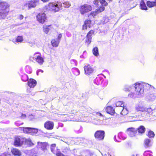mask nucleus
Here are the masks:
<instances>
[{
  "label": "nucleus",
  "instance_id": "f257e3e1",
  "mask_svg": "<svg viewBox=\"0 0 156 156\" xmlns=\"http://www.w3.org/2000/svg\"><path fill=\"white\" fill-rule=\"evenodd\" d=\"M0 19H5L9 11L7 3L0 1Z\"/></svg>",
  "mask_w": 156,
  "mask_h": 156
},
{
  "label": "nucleus",
  "instance_id": "f03ea898",
  "mask_svg": "<svg viewBox=\"0 0 156 156\" xmlns=\"http://www.w3.org/2000/svg\"><path fill=\"white\" fill-rule=\"evenodd\" d=\"M62 6L61 2H57V3H50L48 5V9L51 11L56 12L62 9Z\"/></svg>",
  "mask_w": 156,
  "mask_h": 156
},
{
  "label": "nucleus",
  "instance_id": "7ed1b4c3",
  "mask_svg": "<svg viewBox=\"0 0 156 156\" xmlns=\"http://www.w3.org/2000/svg\"><path fill=\"white\" fill-rule=\"evenodd\" d=\"M30 58L31 60H35L36 62L40 65H42L44 62V58L39 52L35 53L33 56H30Z\"/></svg>",
  "mask_w": 156,
  "mask_h": 156
},
{
  "label": "nucleus",
  "instance_id": "20e7f679",
  "mask_svg": "<svg viewBox=\"0 0 156 156\" xmlns=\"http://www.w3.org/2000/svg\"><path fill=\"white\" fill-rule=\"evenodd\" d=\"M134 87L136 94L137 95V97H139L144 93V88L143 83H136Z\"/></svg>",
  "mask_w": 156,
  "mask_h": 156
},
{
  "label": "nucleus",
  "instance_id": "39448f33",
  "mask_svg": "<svg viewBox=\"0 0 156 156\" xmlns=\"http://www.w3.org/2000/svg\"><path fill=\"white\" fill-rule=\"evenodd\" d=\"M92 9V6L90 5L85 4L81 6L80 8V13L83 15Z\"/></svg>",
  "mask_w": 156,
  "mask_h": 156
},
{
  "label": "nucleus",
  "instance_id": "423d86ee",
  "mask_svg": "<svg viewBox=\"0 0 156 156\" xmlns=\"http://www.w3.org/2000/svg\"><path fill=\"white\" fill-rule=\"evenodd\" d=\"M26 140L25 138L20 136L16 137L14 140V145L16 147L20 146Z\"/></svg>",
  "mask_w": 156,
  "mask_h": 156
},
{
  "label": "nucleus",
  "instance_id": "0eeeda50",
  "mask_svg": "<svg viewBox=\"0 0 156 156\" xmlns=\"http://www.w3.org/2000/svg\"><path fill=\"white\" fill-rule=\"evenodd\" d=\"M135 109L137 111L144 112H146L150 114L152 112V110L151 108H147L141 105H137L135 107Z\"/></svg>",
  "mask_w": 156,
  "mask_h": 156
},
{
  "label": "nucleus",
  "instance_id": "6e6552de",
  "mask_svg": "<svg viewBox=\"0 0 156 156\" xmlns=\"http://www.w3.org/2000/svg\"><path fill=\"white\" fill-rule=\"evenodd\" d=\"M105 132L103 130H97L94 134V136L96 138L99 140H103L105 137Z\"/></svg>",
  "mask_w": 156,
  "mask_h": 156
},
{
  "label": "nucleus",
  "instance_id": "1a4fd4ad",
  "mask_svg": "<svg viewBox=\"0 0 156 156\" xmlns=\"http://www.w3.org/2000/svg\"><path fill=\"white\" fill-rule=\"evenodd\" d=\"M39 0H32L26 3L24 6L28 7L29 9L34 8L38 4Z\"/></svg>",
  "mask_w": 156,
  "mask_h": 156
},
{
  "label": "nucleus",
  "instance_id": "9d476101",
  "mask_svg": "<svg viewBox=\"0 0 156 156\" xmlns=\"http://www.w3.org/2000/svg\"><path fill=\"white\" fill-rule=\"evenodd\" d=\"M85 74L86 75H89L93 73L94 69L89 64H86L84 66Z\"/></svg>",
  "mask_w": 156,
  "mask_h": 156
},
{
  "label": "nucleus",
  "instance_id": "9b49d317",
  "mask_svg": "<svg viewBox=\"0 0 156 156\" xmlns=\"http://www.w3.org/2000/svg\"><path fill=\"white\" fill-rule=\"evenodd\" d=\"M37 20L40 23H44L46 20L45 14L44 13H39L37 16Z\"/></svg>",
  "mask_w": 156,
  "mask_h": 156
},
{
  "label": "nucleus",
  "instance_id": "f8f14e48",
  "mask_svg": "<svg viewBox=\"0 0 156 156\" xmlns=\"http://www.w3.org/2000/svg\"><path fill=\"white\" fill-rule=\"evenodd\" d=\"M127 131L129 136L133 137L135 136L137 132V130L133 127H131L128 128Z\"/></svg>",
  "mask_w": 156,
  "mask_h": 156
},
{
  "label": "nucleus",
  "instance_id": "ddd939ff",
  "mask_svg": "<svg viewBox=\"0 0 156 156\" xmlns=\"http://www.w3.org/2000/svg\"><path fill=\"white\" fill-rule=\"evenodd\" d=\"M94 31L93 30H90L87 34L86 39V42L89 44L90 43L91 41V36L94 34Z\"/></svg>",
  "mask_w": 156,
  "mask_h": 156
},
{
  "label": "nucleus",
  "instance_id": "4468645a",
  "mask_svg": "<svg viewBox=\"0 0 156 156\" xmlns=\"http://www.w3.org/2000/svg\"><path fill=\"white\" fill-rule=\"evenodd\" d=\"M54 123L51 121H48L44 124V127L47 129L51 130L53 128Z\"/></svg>",
  "mask_w": 156,
  "mask_h": 156
},
{
  "label": "nucleus",
  "instance_id": "2eb2a0df",
  "mask_svg": "<svg viewBox=\"0 0 156 156\" xmlns=\"http://www.w3.org/2000/svg\"><path fill=\"white\" fill-rule=\"evenodd\" d=\"M104 81V79L102 77L98 76L94 80V83L97 85H101Z\"/></svg>",
  "mask_w": 156,
  "mask_h": 156
},
{
  "label": "nucleus",
  "instance_id": "dca6fc26",
  "mask_svg": "<svg viewBox=\"0 0 156 156\" xmlns=\"http://www.w3.org/2000/svg\"><path fill=\"white\" fill-rule=\"evenodd\" d=\"M91 26V21L87 19L85 21L84 24L83 26L82 29L83 30H86L87 27H90Z\"/></svg>",
  "mask_w": 156,
  "mask_h": 156
},
{
  "label": "nucleus",
  "instance_id": "f3484780",
  "mask_svg": "<svg viewBox=\"0 0 156 156\" xmlns=\"http://www.w3.org/2000/svg\"><path fill=\"white\" fill-rule=\"evenodd\" d=\"M36 81L32 79H30L28 81V85L30 88L34 87L36 85Z\"/></svg>",
  "mask_w": 156,
  "mask_h": 156
},
{
  "label": "nucleus",
  "instance_id": "a211bd4d",
  "mask_svg": "<svg viewBox=\"0 0 156 156\" xmlns=\"http://www.w3.org/2000/svg\"><path fill=\"white\" fill-rule=\"evenodd\" d=\"M144 147L146 148H148L152 145L151 140L150 139H146L144 141Z\"/></svg>",
  "mask_w": 156,
  "mask_h": 156
},
{
  "label": "nucleus",
  "instance_id": "6ab92c4d",
  "mask_svg": "<svg viewBox=\"0 0 156 156\" xmlns=\"http://www.w3.org/2000/svg\"><path fill=\"white\" fill-rule=\"evenodd\" d=\"M52 28L51 25H45L43 27L44 31L46 34H47L49 30H51Z\"/></svg>",
  "mask_w": 156,
  "mask_h": 156
},
{
  "label": "nucleus",
  "instance_id": "aec40b11",
  "mask_svg": "<svg viewBox=\"0 0 156 156\" xmlns=\"http://www.w3.org/2000/svg\"><path fill=\"white\" fill-rule=\"evenodd\" d=\"M107 112L111 115H112L115 112V110L111 106L107 107L106 109Z\"/></svg>",
  "mask_w": 156,
  "mask_h": 156
},
{
  "label": "nucleus",
  "instance_id": "412c9836",
  "mask_svg": "<svg viewBox=\"0 0 156 156\" xmlns=\"http://www.w3.org/2000/svg\"><path fill=\"white\" fill-rule=\"evenodd\" d=\"M147 6L149 7H152L154 6H156V0L154 1H148L147 2Z\"/></svg>",
  "mask_w": 156,
  "mask_h": 156
},
{
  "label": "nucleus",
  "instance_id": "4be33fe9",
  "mask_svg": "<svg viewBox=\"0 0 156 156\" xmlns=\"http://www.w3.org/2000/svg\"><path fill=\"white\" fill-rule=\"evenodd\" d=\"M37 143L39 148H41L43 150H44L46 148V142L42 143L38 142Z\"/></svg>",
  "mask_w": 156,
  "mask_h": 156
},
{
  "label": "nucleus",
  "instance_id": "5701e85b",
  "mask_svg": "<svg viewBox=\"0 0 156 156\" xmlns=\"http://www.w3.org/2000/svg\"><path fill=\"white\" fill-rule=\"evenodd\" d=\"M155 98V96L154 94H151L147 97V100L149 101H153Z\"/></svg>",
  "mask_w": 156,
  "mask_h": 156
},
{
  "label": "nucleus",
  "instance_id": "b1692460",
  "mask_svg": "<svg viewBox=\"0 0 156 156\" xmlns=\"http://www.w3.org/2000/svg\"><path fill=\"white\" fill-rule=\"evenodd\" d=\"M12 153L16 155L20 156L21 155L20 151L18 149L16 148H14L12 150Z\"/></svg>",
  "mask_w": 156,
  "mask_h": 156
},
{
  "label": "nucleus",
  "instance_id": "393cba45",
  "mask_svg": "<svg viewBox=\"0 0 156 156\" xmlns=\"http://www.w3.org/2000/svg\"><path fill=\"white\" fill-rule=\"evenodd\" d=\"M140 6L141 9L142 10H146L147 9V7L146 6L145 3L143 0H141L140 2Z\"/></svg>",
  "mask_w": 156,
  "mask_h": 156
},
{
  "label": "nucleus",
  "instance_id": "a878e982",
  "mask_svg": "<svg viewBox=\"0 0 156 156\" xmlns=\"http://www.w3.org/2000/svg\"><path fill=\"white\" fill-rule=\"evenodd\" d=\"M72 72L76 76H78L80 73L79 70L77 68H74L72 69Z\"/></svg>",
  "mask_w": 156,
  "mask_h": 156
},
{
  "label": "nucleus",
  "instance_id": "bb28decb",
  "mask_svg": "<svg viewBox=\"0 0 156 156\" xmlns=\"http://www.w3.org/2000/svg\"><path fill=\"white\" fill-rule=\"evenodd\" d=\"M51 43L53 47H56L58 46L59 43V41L57 40V39H55L51 41Z\"/></svg>",
  "mask_w": 156,
  "mask_h": 156
},
{
  "label": "nucleus",
  "instance_id": "cd10ccee",
  "mask_svg": "<svg viewBox=\"0 0 156 156\" xmlns=\"http://www.w3.org/2000/svg\"><path fill=\"white\" fill-rule=\"evenodd\" d=\"M137 130L138 133H142L145 132V128L144 126H141L138 128Z\"/></svg>",
  "mask_w": 156,
  "mask_h": 156
},
{
  "label": "nucleus",
  "instance_id": "c85d7f7f",
  "mask_svg": "<svg viewBox=\"0 0 156 156\" xmlns=\"http://www.w3.org/2000/svg\"><path fill=\"white\" fill-rule=\"evenodd\" d=\"M22 130L24 133H30V127L19 128Z\"/></svg>",
  "mask_w": 156,
  "mask_h": 156
},
{
  "label": "nucleus",
  "instance_id": "c756f323",
  "mask_svg": "<svg viewBox=\"0 0 156 156\" xmlns=\"http://www.w3.org/2000/svg\"><path fill=\"white\" fill-rule=\"evenodd\" d=\"M115 105L116 107H120L122 108L124 107V104L122 101H119L116 102Z\"/></svg>",
  "mask_w": 156,
  "mask_h": 156
},
{
  "label": "nucleus",
  "instance_id": "7c9ffc66",
  "mask_svg": "<svg viewBox=\"0 0 156 156\" xmlns=\"http://www.w3.org/2000/svg\"><path fill=\"white\" fill-rule=\"evenodd\" d=\"M93 54L96 56H98L99 55L98 49L97 47L94 48L92 50Z\"/></svg>",
  "mask_w": 156,
  "mask_h": 156
},
{
  "label": "nucleus",
  "instance_id": "2f4dec72",
  "mask_svg": "<svg viewBox=\"0 0 156 156\" xmlns=\"http://www.w3.org/2000/svg\"><path fill=\"white\" fill-rule=\"evenodd\" d=\"M23 40L22 36H18L16 39V41L17 43L21 42Z\"/></svg>",
  "mask_w": 156,
  "mask_h": 156
},
{
  "label": "nucleus",
  "instance_id": "473e14b6",
  "mask_svg": "<svg viewBox=\"0 0 156 156\" xmlns=\"http://www.w3.org/2000/svg\"><path fill=\"white\" fill-rule=\"evenodd\" d=\"M55 147L56 144H52L51 146L50 149L51 151L54 154L55 153L56 151H55Z\"/></svg>",
  "mask_w": 156,
  "mask_h": 156
},
{
  "label": "nucleus",
  "instance_id": "72a5a7b5",
  "mask_svg": "<svg viewBox=\"0 0 156 156\" xmlns=\"http://www.w3.org/2000/svg\"><path fill=\"white\" fill-rule=\"evenodd\" d=\"M25 69L26 72L30 74L32 72V70L29 66H26L25 67Z\"/></svg>",
  "mask_w": 156,
  "mask_h": 156
},
{
  "label": "nucleus",
  "instance_id": "f704fd0d",
  "mask_svg": "<svg viewBox=\"0 0 156 156\" xmlns=\"http://www.w3.org/2000/svg\"><path fill=\"white\" fill-rule=\"evenodd\" d=\"M121 114L123 115H125L128 114V111L126 108L124 107L122 108V110L121 112Z\"/></svg>",
  "mask_w": 156,
  "mask_h": 156
},
{
  "label": "nucleus",
  "instance_id": "c9c22d12",
  "mask_svg": "<svg viewBox=\"0 0 156 156\" xmlns=\"http://www.w3.org/2000/svg\"><path fill=\"white\" fill-rule=\"evenodd\" d=\"M37 152L34 150H32L30 152L29 156H37Z\"/></svg>",
  "mask_w": 156,
  "mask_h": 156
},
{
  "label": "nucleus",
  "instance_id": "e433bc0d",
  "mask_svg": "<svg viewBox=\"0 0 156 156\" xmlns=\"http://www.w3.org/2000/svg\"><path fill=\"white\" fill-rule=\"evenodd\" d=\"M38 129H37L33 128H30V133L35 134L38 132Z\"/></svg>",
  "mask_w": 156,
  "mask_h": 156
},
{
  "label": "nucleus",
  "instance_id": "4c0bfd02",
  "mask_svg": "<svg viewBox=\"0 0 156 156\" xmlns=\"http://www.w3.org/2000/svg\"><path fill=\"white\" fill-rule=\"evenodd\" d=\"M147 136L149 138H153L154 137V134L153 132L152 131L150 130L148 132Z\"/></svg>",
  "mask_w": 156,
  "mask_h": 156
},
{
  "label": "nucleus",
  "instance_id": "58836bf2",
  "mask_svg": "<svg viewBox=\"0 0 156 156\" xmlns=\"http://www.w3.org/2000/svg\"><path fill=\"white\" fill-rule=\"evenodd\" d=\"M21 79L23 81L26 82L28 80V78L27 75L24 74L22 76Z\"/></svg>",
  "mask_w": 156,
  "mask_h": 156
},
{
  "label": "nucleus",
  "instance_id": "ea45409f",
  "mask_svg": "<svg viewBox=\"0 0 156 156\" xmlns=\"http://www.w3.org/2000/svg\"><path fill=\"white\" fill-rule=\"evenodd\" d=\"M99 2L102 6H106L108 5V3L106 2L105 0H99Z\"/></svg>",
  "mask_w": 156,
  "mask_h": 156
},
{
  "label": "nucleus",
  "instance_id": "a19ab883",
  "mask_svg": "<svg viewBox=\"0 0 156 156\" xmlns=\"http://www.w3.org/2000/svg\"><path fill=\"white\" fill-rule=\"evenodd\" d=\"M25 142L28 144L30 146H33L34 145L33 143L32 142L30 139H28L27 140L26 139V140Z\"/></svg>",
  "mask_w": 156,
  "mask_h": 156
},
{
  "label": "nucleus",
  "instance_id": "79ce46f5",
  "mask_svg": "<svg viewBox=\"0 0 156 156\" xmlns=\"http://www.w3.org/2000/svg\"><path fill=\"white\" fill-rule=\"evenodd\" d=\"M63 4L66 8H68L70 6V4L68 1L65 2L63 3Z\"/></svg>",
  "mask_w": 156,
  "mask_h": 156
},
{
  "label": "nucleus",
  "instance_id": "37998d69",
  "mask_svg": "<svg viewBox=\"0 0 156 156\" xmlns=\"http://www.w3.org/2000/svg\"><path fill=\"white\" fill-rule=\"evenodd\" d=\"M131 87L128 86H126L124 89V90L126 92H128L130 91L131 89Z\"/></svg>",
  "mask_w": 156,
  "mask_h": 156
},
{
  "label": "nucleus",
  "instance_id": "c03bdc74",
  "mask_svg": "<svg viewBox=\"0 0 156 156\" xmlns=\"http://www.w3.org/2000/svg\"><path fill=\"white\" fill-rule=\"evenodd\" d=\"M128 96L130 98H136V96L135 94L132 92H131L128 94Z\"/></svg>",
  "mask_w": 156,
  "mask_h": 156
},
{
  "label": "nucleus",
  "instance_id": "a18cd8bd",
  "mask_svg": "<svg viewBox=\"0 0 156 156\" xmlns=\"http://www.w3.org/2000/svg\"><path fill=\"white\" fill-rule=\"evenodd\" d=\"M105 9V7H100V8L97 10V12L99 13L101 12H102L104 11Z\"/></svg>",
  "mask_w": 156,
  "mask_h": 156
},
{
  "label": "nucleus",
  "instance_id": "49530a36",
  "mask_svg": "<svg viewBox=\"0 0 156 156\" xmlns=\"http://www.w3.org/2000/svg\"><path fill=\"white\" fill-rule=\"evenodd\" d=\"M99 2L98 0H94V4L96 5V6L98 7H99V5L98 4Z\"/></svg>",
  "mask_w": 156,
  "mask_h": 156
},
{
  "label": "nucleus",
  "instance_id": "de8ad7c7",
  "mask_svg": "<svg viewBox=\"0 0 156 156\" xmlns=\"http://www.w3.org/2000/svg\"><path fill=\"white\" fill-rule=\"evenodd\" d=\"M34 116L32 115H30L28 116L29 119L30 120H32L34 119Z\"/></svg>",
  "mask_w": 156,
  "mask_h": 156
},
{
  "label": "nucleus",
  "instance_id": "09e8293b",
  "mask_svg": "<svg viewBox=\"0 0 156 156\" xmlns=\"http://www.w3.org/2000/svg\"><path fill=\"white\" fill-rule=\"evenodd\" d=\"M150 154L149 151H145L144 153V156H148Z\"/></svg>",
  "mask_w": 156,
  "mask_h": 156
},
{
  "label": "nucleus",
  "instance_id": "8fccbe9b",
  "mask_svg": "<svg viewBox=\"0 0 156 156\" xmlns=\"http://www.w3.org/2000/svg\"><path fill=\"white\" fill-rule=\"evenodd\" d=\"M0 156H10V155L8 153H4L0 155Z\"/></svg>",
  "mask_w": 156,
  "mask_h": 156
},
{
  "label": "nucleus",
  "instance_id": "3c124183",
  "mask_svg": "<svg viewBox=\"0 0 156 156\" xmlns=\"http://www.w3.org/2000/svg\"><path fill=\"white\" fill-rule=\"evenodd\" d=\"M21 115V116H20V117L22 119H24L26 117V115L25 114H23L22 113H20Z\"/></svg>",
  "mask_w": 156,
  "mask_h": 156
},
{
  "label": "nucleus",
  "instance_id": "603ef678",
  "mask_svg": "<svg viewBox=\"0 0 156 156\" xmlns=\"http://www.w3.org/2000/svg\"><path fill=\"white\" fill-rule=\"evenodd\" d=\"M97 13H98L97 12H91V15H92L93 16H94L96 15L97 14Z\"/></svg>",
  "mask_w": 156,
  "mask_h": 156
},
{
  "label": "nucleus",
  "instance_id": "864d4df0",
  "mask_svg": "<svg viewBox=\"0 0 156 156\" xmlns=\"http://www.w3.org/2000/svg\"><path fill=\"white\" fill-rule=\"evenodd\" d=\"M62 34H59V35L58 36V39H57V40L59 41L60 42V38L62 37Z\"/></svg>",
  "mask_w": 156,
  "mask_h": 156
},
{
  "label": "nucleus",
  "instance_id": "5fc2aeb1",
  "mask_svg": "<svg viewBox=\"0 0 156 156\" xmlns=\"http://www.w3.org/2000/svg\"><path fill=\"white\" fill-rule=\"evenodd\" d=\"M96 115L97 116H103L102 115L101 113L99 112H97L96 113Z\"/></svg>",
  "mask_w": 156,
  "mask_h": 156
},
{
  "label": "nucleus",
  "instance_id": "6e6d98bb",
  "mask_svg": "<svg viewBox=\"0 0 156 156\" xmlns=\"http://www.w3.org/2000/svg\"><path fill=\"white\" fill-rule=\"evenodd\" d=\"M114 140L116 142H121L120 141H119V140H116L115 136H114Z\"/></svg>",
  "mask_w": 156,
  "mask_h": 156
},
{
  "label": "nucleus",
  "instance_id": "4d7b16f0",
  "mask_svg": "<svg viewBox=\"0 0 156 156\" xmlns=\"http://www.w3.org/2000/svg\"><path fill=\"white\" fill-rule=\"evenodd\" d=\"M76 152L77 153V154H75V153H74V156H79L80 153L79 152H77V151H76ZM75 153V152H74Z\"/></svg>",
  "mask_w": 156,
  "mask_h": 156
},
{
  "label": "nucleus",
  "instance_id": "13d9d810",
  "mask_svg": "<svg viewBox=\"0 0 156 156\" xmlns=\"http://www.w3.org/2000/svg\"><path fill=\"white\" fill-rule=\"evenodd\" d=\"M99 123H97V124L98 125L101 124L102 123L103 121L101 120H99Z\"/></svg>",
  "mask_w": 156,
  "mask_h": 156
},
{
  "label": "nucleus",
  "instance_id": "bf43d9fd",
  "mask_svg": "<svg viewBox=\"0 0 156 156\" xmlns=\"http://www.w3.org/2000/svg\"><path fill=\"white\" fill-rule=\"evenodd\" d=\"M71 63H72V62H74L75 64H76V61L75 60H71Z\"/></svg>",
  "mask_w": 156,
  "mask_h": 156
},
{
  "label": "nucleus",
  "instance_id": "052dcab7",
  "mask_svg": "<svg viewBox=\"0 0 156 156\" xmlns=\"http://www.w3.org/2000/svg\"><path fill=\"white\" fill-rule=\"evenodd\" d=\"M23 16H22V15H21L20 16V20H22L23 18Z\"/></svg>",
  "mask_w": 156,
  "mask_h": 156
},
{
  "label": "nucleus",
  "instance_id": "680f3d73",
  "mask_svg": "<svg viewBox=\"0 0 156 156\" xmlns=\"http://www.w3.org/2000/svg\"><path fill=\"white\" fill-rule=\"evenodd\" d=\"M38 70L39 71V72H41L42 73H43V71L42 70L39 69V70Z\"/></svg>",
  "mask_w": 156,
  "mask_h": 156
},
{
  "label": "nucleus",
  "instance_id": "e2e57ef3",
  "mask_svg": "<svg viewBox=\"0 0 156 156\" xmlns=\"http://www.w3.org/2000/svg\"><path fill=\"white\" fill-rule=\"evenodd\" d=\"M121 134H122V133H119L118 134V137H119L120 136H121Z\"/></svg>",
  "mask_w": 156,
  "mask_h": 156
},
{
  "label": "nucleus",
  "instance_id": "0e129e2a",
  "mask_svg": "<svg viewBox=\"0 0 156 156\" xmlns=\"http://www.w3.org/2000/svg\"><path fill=\"white\" fill-rule=\"evenodd\" d=\"M65 138H63V140H61L62 141H63L64 142H65L66 143H67V142L66 141H65L64 140H65Z\"/></svg>",
  "mask_w": 156,
  "mask_h": 156
},
{
  "label": "nucleus",
  "instance_id": "69168bd1",
  "mask_svg": "<svg viewBox=\"0 0 156 156\" xmlns=\"http://www.w3.org/2000/svg\"><path fill=\"white\" fill-rule=\"evenodd\" d=\"M39 72V71L38 70H37V75H38V73Z\"/></svg>",
  "mask_w": 156,
  "mask_h": 156
},
{
  "label": "nucleus",
  "instance_id": "338daca9",
  "mask_svg": "<svg viewBox=\"0 0 156 156\" xmlns=\"http://www.w3.org/2000/svg\"><path fill=\"white\" fill-rule=\"evenodd\" d=\"M79 156H83L82 154H80V153Z\"/></svg>",
  "mask_w": 156,
  "mask_h": 156
},
{
  "label": "nucleus",
  "instance_id": "774afa93",
  "mask_svg": "<svg viewBox=\"0 0 156 156\" xmlns=\"http://www.w3.org/2000/svg\"><path fill=\"white\" fill-rule=\"evenodd\" d=\"M108 1H109V2H112V0H107Z\"/></svg>",
  "mask_w": 156,
  "mask_h": 156
}]
</instances>
